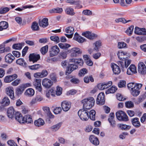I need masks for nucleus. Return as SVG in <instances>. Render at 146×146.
<instances>
[{"mask_svg":"<svg viewBox=\"0 0 146 146\" xmlns=\"http://www.w3.org/2000/svg\"><path fill=\"white\" fill-rule=\"evenodd\" d=\"M94 44L95 47L94 50L97 51L98 50L99 47L101 46V42L100 41H97Z\"/></svg>","mask_w":146,"mask_h":146,"instance_id":"052dcab7","label":"nucleus"},{"mask_svg":"<svg viewBox=\"0 0 146 146\" xmlns=\"http://www.w3.org/2000/svg\"><path fill=\"white\" fill-rule=\"evenodd\" d=\"M67 51L68 50H66L65 52L63 51L61 52L60 55L63 59L66 58L67 56V54L69 53Z\"/></svg>","mask_w":146,"mask_h":146,"instance_id":"338daca9","label":"nucleus"},{"mask_svg":"<svg viewBox=\"0 0 146 146\" xmlns=\"http://www.w3.org/2000/svg\"><path fill=\"white\" fill-rule=\"evenodd\" d=\"M127 44L124 42H119L118 44V47L119 48H122L126 47Z\"/></svg>","mask_w":146,"mask_h":146,"instance_id":"13d9d810","label":"nucleus"},{"mask_svg":"<svg viewBox=\"0 0 146 146\" xmlns=\"http://www.w3.org/2000/svg\"><path fill=\"white\" fill-rule=\"evenodd\" d=\"M42 84L45 88H49L52 86L53 82L49 79L45 78L42 80Z\"/></svg>","mask_w":146,"mask_h":146,"instance_id":"9d476101","label":"nucleus"},{"mask_svg":"<svg viewBox=\"0 0 146 146\" xmlns=\"http://www.w3.org/2000/svg\"><path fill=\"white\" fill-rule=\"evenodd\" d=\"M15 111L13 108L12 107H10L9 108L7 112V115L8 117L11 118H12L14 117L15 114Z\"/></svg>","mask_w":146,"mask_h":146,"instance_id":"393cba45","label":"nucleus"},{"mask_svg":"<svg viewBox=\"0 0 146 146\" xmlns=\"http://www.w3.org/2000/svg\"><path fill=\"white\" fill-rule=\"evenodd\" d=\"M115 21L117 23L121 22L123 23H125L130 21L131 20H129L128 21H127L124 18H121L116 19H115Z\"/></svg>","mask_w":146,"mask_h":146,"instance_id":"49530a36","label":"nucleus"},{"mask_svg":"<svg viewBox=\"0 0 146 146\" xmlns=\"http://www.w3.org/2000/svg\"><path fill=\"white\" fill-rule=\"evenodd\" d=\"M49 77L52 80L55 82L56 81V76L55 74L54 73H51L49 75Z\"/></svg>","mask_w":146,"mask_h":146,"instance_id":"0e129e2a","label":"nucleus"},{"mask_svg":"<svg viewBox=\"0 0 146 146\" xmlns=\"http://www.w3.org/2000/svg\"><path fill=\"white\" fill-rule=\"evenodd\" d=\"M137 73L136 68L134 65H131L127 69V73L128 75H133Z\"/></svg>","mask_w":146,"mask_h":146,"instance_id":"a211bd4d","label":"nucleus"},{"mask_svg":"<svg viewBox=\"0 0 146 146\" xmlns=\"http://www.w3.org/2000/svg\"><path fill=\"white\" fill-rule=\"evenodd\" d=\"M8 27V23L7 22L2 21L0 22V31L6 29Z\"/></svg>","mask_w":146,"mask_h":146,"instance_id":"c9c22d12","label":"nucleus"},{"mask_svg":"<svg viewBox=\"0 0 146 146\" xmlns=\"http://www.w3.org/2000/svg\"><path fill=\"white\" fill-rule=\"evenodd\" d=\"M41 67V66L39 64H35L29 66V68L31 70H37Z\"/></svg>","mask_w":146,"mask_h":146,"instance_id":"a18cd8bd","label":"nucleus"},{"mask_svg":"<svg viewBox=\"0 0 146 146\" xmlns=\"http://www.w3.org/2000/svg\"><path fill=\"white\" fill-rule=\"evenodd\" d=\"M14 115L15 119L19 123H22L23 121V117L21 114L19 112L17 111L15 112Z\"/></svg>","mask_w":146,"mask_h":146,"instance_id":"473e14b6","label":"nucleus"},{"mask_svg":"<svg viewBox=\"0 0 146 146\" xmlns=\"http://www.w3.org/2000/svg\"><path fill=\"white\" fill-rule=\"evenodd\" d=\"M62 10H48V12L50 14H53L56 13H61L63 11Z\"/></svg>","mask_w":146,"mask_h":146,"instance_id":"3c124183","label":"nucleus"},{"mask_svg":"<svg viewBox=\"0 0 146 146\" xmlns=\"http://www.w3.org/2000/svg\"><path fill=\"white\" fill-rule=\"evenodd\" d=\"M90 141L92 144L95 145H99L100 142L98 139L94 135L90 136L89 138Z\"/></svg>","mask_w":146,"mask_h":146,"instance_id":"aec40b11","label":"nucleus"},{"mask_svg":"<svg viewBox=\"0 0 146 146\" xmlns=\"http://www.w3.org/2000/svg\"><path fill=\"white\" fill-rule=\"evenodd\" d=\"M117 119L119 121H127L128 120V117L125 113L122 111H119L116 113Z\"/></svg>","mask_w":146,"mask_h":146,"instance_id":"39448f33","label":"nucleus"},{"mask_svg":"<svg viewBox=\"0 0 146 146\" xmlns=\"http://www.w3.org/2000/svg\"><path fill=\"white\" fill-rule=\"evenodd\" d=\"M73 84H78L80 82L79 80L77 78H72L70 80Z\"/></svg>","mask_w":146,"mask_h":146,"instance_id":"e2e57ef3","label":"nucleus"},{"mask_svg":"<svg viewBox=\"0 0 146 146\" xmlns=\"http://www.w3.org/2000/svg\"><path fill=\"white\" fill-rule=\"evenodd\" d=\"M60 52V49L56 45L52 46L49 51V55L51 57L57 55Z\"/></svg>","mask_w":146,"mask_h":146,"instance_id":"423d86ee","label":"nucleus"},{"mask_svg":"<svg viewBox=\"0 0 146 146\" xmlns=\"http://www.w3.org/2000/svg\"><path fill=\"white\" fill-rule=\"evenodd\" d=\"M87 73V70L86 68H84L81 69L79 73V75L80 76H82Z\"/></svg>","mask_w":146,"mask_h":146,"instance_id":"864d4df0","label":"nucleus"},{"mask_svg":"<svg viewBox=\"0 0 146 146\" xmlns=\"http://www.w3.org/2000/svg\"><path fill=\"white\" fill-rule=\"evenodd\" d=\"M23 44L22 43H21L15 44L12 46V48L15 50H20L22 47Z\"/></svg>","mask_w":146,"mask_h":146,"instance_id":"c03bdc74","label":"nucleus"},{"mask_svg":"<svg viewBox=\"0 0 146 146\" xmlns=\"http://www.w3.org/2000/svg\"><path fill=\"white\" fill-rule=\"evenodd\" d=\"M58 46L61 49L66 50H69L68 48L71 47L70 44L66 43H60L58 44Z\"/></svg>","mask_w":146,"mask_h":146,"instance_id":"f704fd0d","label":"nucleus"},{"mask_svg":"<svg viewBox=\"0 0 146 146\" xmlns=\"http://www.w3.org/2000/svg\"><path fill=\"white\" fill-rule=\"evenodd\" d=\"M141 88H139L137 87V89H133L132 90L131 93L132 95L134 96H137L139 94L140 92L139 90Z\"/></svg>","mask_w":146,"mask_h":146,"instance_id":"79ce46f5","label":"nucleus"},{"mask_svg":"<svg viewBox=\"0 0 146 146\" xmlns=\"http://www.w3.org/2000/svg\"><path fill=\"white\" fill-rule=\"evenodd\" d=\"M62 123H59L54 125L50 127V129L53 131H56L58 130L61 127L62 125Z\"/></svg>","mask_w":146,"mask_h":146,"instance_id":"58836bf2","label":"nucleus"},{"mask_svg":"<svg viewBox=\"0 0 146 146\" xmlns=\"http://www.w3.org/2000/svg\"><path fill=\"white\" fill-rule=\"evenodd\" d=\"M131 122L133 125L136 127H139L141 126V124L138 118L135 117L133 118L131 120Z\"/></svg>","mask_w":146,"mask_h":146,"instance_id":"c756f323","label":"nucleus"},{"mask_svg":"<svg viewBox=\"0 0 146 146\" xmlns=\"http://www.w3.org/2000/svg\"><path fill=\"white\" fill-rule=\"evenodd\" d=\"M89 112L84 109L80 110L78 112V114L81 119L83 121H87L89 118Z\"/></svg>","mask_w":146,"mask_h":146,"instance_id":"7ed1b4c3","label":"nucleus"},{"mask_svg":"<svg viewBox=\"0 0 146 146\" xmlns=\"http://www.w3.org/2000/svg\"><path fill=\"white\" fill-rule=\"evenodd\" d=\"M40 58V56L39 54L32 53L30 54L29 56V61L33 63L36 62Z\"/></svg>","mask_w":146,"mask_h":146,"instance_id":"ddd939ff","label":"nucleus"},{"mask_svg":"<svg viewBox=\"0 0 146 146\" xmlns=\"http://www.w3.org/2000/svg\"><path fill=\"white\" fill-rule=\"evenodd\" d=\"M125 82L123 80H121L118 83V85L119 88L124 87L125 86Z\"/></svg>","mask_w":146,"mask_h":146,"instance_id":"680f3d73","label":"nucleus"},{"mask_svg":"<svg viewBox=\"0 0 146 146\" xmlns=\"http://www.w3.org/2000/svg\"><path fill=\"white\" fill-rule=\"evenodd\" d=\"M31 28L33 31L38 30L39 27L38 24L36 22H33Z\"/></svg>","mask_w":146,"mask_h":146,"instance_id":"09e8293b","label":"nucleus"},{"mask_svg":"<svg viewBox=\"0 0 146 146\" xmlns=\"http://www.w3.org/2000/svg\"><path fill=\"white\" fill-rule=\"evenodd\" d=\"M82 13L84 15H91L92 14V11L90 10H84Z\"/></svg>","mask_w":146,"mask_h":146,"instance_id":"774afa93","label":"nucleus"},{"mask_svg":"<svg viewBox=\"0 0 146 146\" xmlns=\"http://www.w3.org/2000/svg\"><path fill=\"white\" fill-rule=\"evenodd\" d=\"M118 126L121 129L124 130L129 129H130L131 127V126L130 125L121 124H118Z\"/></svg>","mask_w":146,"mask_h":146,"instance_id":"37998d69","label":"nucleus"},{"mask_svg":"<svg viewBox=\"0 0 146 146\" xmlns=\"http://www.w3.org/2000/svg\"><path fill=\"white\" fill-rule=\"evenodd\" d=\"M104 93H100L98 96L96 103L99 105H103L104 104Z\"/></svg>","mask_w":146,"mask_h":146,"instance_id":"6e6552de","label":"nucleus"},{"mask_svg":"<svg viewBox=\"0 0 146 146\" xmlns=\"http://www.w3.org/2000/svg\"><path fill=\"white\" fill-rule=\"evenodd\" d=\"M134 28L133 25H131L125 31V33L129 36H130L132 34Z\"/></svg>","mask_w":146,"mask_h":146,"instance_id":"de8ad7c7","label":"nucleus"},{"mask_svg":"<svg viewBox=\"0 0 146 146\" xmlns=\"http://www.w3.org/2000/svg\"><path fill=\"white\" fill-rule=\"evenodd\" d=\"M45 122L44 120L41 118H39L37 120H36L34 122L35 126L37 127H40L44 125Z\"/></svg>","mask_w":146,"mask_h":146,"instance_id":"7c9ffc66","label":"nucleus"},{"mask_svg":"<svg viewBox=\"0 0 146 146\" xmlns=\"http://www.w3.org/2000/svg\"><path fill=\"white\" fill-rule=\"evenodd\" d=\"M34 94V90L31 88L27 89L25 93V94L26 96L29 97L33 96Z\"/></svg>","mask_w":146,"mask_h":146,"instance_id":"2f4dec72","label":"nucleus"},{"mask_svg":"<svg viewBox=\"0 0 146 146\" xmlns=\"http://www.w3.org/2000/svg\"><path fill=\"white\" fill-rule=\"evenodd\" d=\"M42 76V78L46 77L48 74V71L46 70H43L40 72Z\"/></svg>","mask_w":146,"mask_h":146,"instance_id":"69168bd1","label":"nucleus"},{"mask_svg":"<svg viewBox=\"0 0 146 146\" xmlns=\"http://www.w3.org/2000/svg\"><path fill=\"white\" fill-rule=\"evenodd\" d=\"M17 77V75L15 74L12 75L7 76L5 77L4 81L6 83H9L11 82Z\"/></svg>","mask_w":146,"mask_h":146,"instance_id":"6ab92c4d","label":"nucleus"},{"mask_svg":"<svg viewBox=\"0 0 146 146\" xmlns=\"http://www.w3.org/2000/svg\"><path fill=\"white\" fill-rule=\"evenodd\" d=\"M61 106L63 110L65 111L69 110L71 107V103L70 102L64 101L62 102Z\"/></svg>","mask_w":146,"mask_h":146,"instance_id":"1a4fd4ad","label":"nucleus"},{"mask_svg":"<svg viewBox=\"0 0 146 146\" xmlns=\"http://www.w3.org/2000/svg\"><path fill=\"white\" fill-rule=\"evenodd\" d=\"M1 104L3 106H7L10 104V100L8 98L5 97L2 99Z\"/></svg>","mask_w":146,"mask_h":146,"instance_id":"e433bc0d","label":"nucleus"},{"mask_svg":"<svg viewBox=\"0 0 146 146\" xmlns=\"http://www.w3.org/2000/svg\"><path fill=\"white\" fill-rule=\"evenodd\" d=\"M67 52L70 53V56L72 57H77L82 52L80 48L76 47H73L70 50H68Z\"/></svg>","mask_w":146,"mask_h":146,"instance_id":"20e7f679","label":"nucleus"},{"mask_svg":"<svg viewBox=\"0 0 146 146\" xmlns=\"http://www.w3.org/2000/svg\"><path fill=\"white\" fill-rule=\"evenodd\" d=\"M14 57L11 54H7L5 56V60L6 62L11 63L15 59Z\"/></svg>","mask_w":146,"mask_h":146,"instance_id":"bb28decb","label":"nucleus"},{"mask_svg":"<svg viewBox=\"0 0 146 146\" xmlns=\"http://www.w3.org/2000/svg\"><path fill=\"white\" fill-rule=\"evenodd\" d=\"M74 29L73 27H67L66 29V32L70 34H65V35L69 38H71L72 37L74 34Z\"/></svg>","mask_w":146,"mask_h":146,"instance_id":"4be33fe9","label":"nucleus"},{"mask_svg":"<svg viewBox=\"0 0 146 146\" xmlns=\"http://www.w3.org/2000/svg\"><path fill=\"white\" fill-rule=\"evenodd\" d=\"M16 63L19 65L26 66L27 65V63L25 62L24 60L22 58H20L17 60Z\"/></svg>","mask_w":146,"mask_h":146,"instance_id":"a19ab883","label":"nucleus"},{"mask_svg":"<svg viewBox=\"0 0 146 146\" xmlns=\"http://www.w3.org/2000/svg\"><path fill=\"white\" fill-rule=\"evenodd\" d=\"M50 40L56 43H58L60 41L59 37L57 36H54L50 37Z\"/></svg>","mask_w":146,"mask_h":146,"instance_id":"6e6d98bb","label":"nucleus"},{"mask_svg":"<svg viewBox=\"0 0 146 146\" xmlns=\"http://www.w3.org/2000/svg\"><path fill=\"white\" fill-rule=\"evenodd\" d=\"M81 103L83 104L84 109L89 110L94 105L95 100L93 97H90L83 99Z\"/></svg>","mask_w":146,"mask_h":146,"instance_id":"f03ea898","label":"nucleus"},{"mask_svg":"<svg viewBox=\"0 0 146 146\" xmlns=\"http://www.w3.org/2000/svg\"><path fill=\"white\" fill-rule=\"evenodd\" d=\"M23 122H22L23 123H31L33 122L31 117L29 115H25L23 117Z\"/></svg>","mask_w":146,"mask_h":146,"instance_id":"a878e982","label":"nucleus"},{"mask_svg":"<svg viewBox=\"0 0 146 146\" xmlns=\"http://www.w3.org/2000/svg\"><path fill=\"white\" fill-rule=\"evenodd\" d=\"M114 114L113 113H111L109 115L108 120L112 127H115L116 125L114 119Z\"/></svg>","mask_w":146,"mask_h":146,"instance_id":"412c9836","label":"nucleus"},{"mask_svg":"<svg viewBox=\"0 0 146 146\" xmlns=\"http://www.w3.org/2000/svg\"><path fill=\"white\" fill-rule=\"evenodd\" d=\"M127 53L123 51H119L117 54L118 57L120 60L117 62V64L121 67V69L123 70L126 69L130 64L131 60L128 59L127 56Z\"/></svg>","mask_w":146,"mask_h":146,"instance_id":"f257e3e1","label":"nucleus"},{"mask_svg":"<svg viewBox=\"0 0 146 146\" xmlns=\"http://www.w3.org/2000/svg\"><path fill=\"white\" fill-rule=\"evenodd\" d=\"M62 88L58 86L56 87V94L58 96L60 95L62 93Z\"/></svg>","mask_w":146,"mask_h":146,"instance_id":"bf43d9fd","label":"nucleus"},{"mask_svg":"<svg viewBox=\"0 0 146 146\" xmlns=\"http://www.w3.org/2000/svg\"><path fill=\"white\" fill-rule=\"evenodd\" d=\"M39 23L40 27L45 28L48 25V19L47 18H44L41 21H39Z\"/></svg>","mask_w":146,"mask_h":146,"instance_id":"cd10ccee","label":"nucleus"},{"mask_svg":"<svg viewBox=\"0 0 146 146\" xmlns=\"http://www.w3.org/2000/svg\"><path fill=\"white\" fill-rule=\"evenodd\" d=\"M141 84H136L134 83H130L128 84L127 87L128 89L132 90L133 89H137V87L139 88H141L142 86Z\"/></svg>","mask_w":146,"mask_h":146,"instance_id":"f3484780","label":"nucleus"},{"mask_svg":"<svg viewBox=\"0 0 146 146\" xmlns=\"http://www.w3.org/2000/svg\"><path fill=\"white\" fill-rule=\"evenodd\" d=\"M43 100L42 97L39 95H37L35 98H33L30 102L31 105L36 103L37 102H40Z\"/></svg>","mask_w":146,"mask_h":146,"instance_id":"b1692460","label":"nucleus"},{"mask_svg":"<svg viewBox=\"0 0 146 146\" xmlns=\"http://www.w3.org/2000/svg\"><path fill=\"white\" fill-rule=\"evenodd\" d=\"M41 80L39 79H35L33 82V85L36 89L39 92L42 90V87L41 84Z\"/></svg>","mask_w":146,"mask_h":146,"instance_id":"0eeeda50","label":"nucleus"},{"mask_svg":"<svg viewBox=\"0 0 146 146\" xmlns=\"http://www.w3.org/2000/svg\"><path fill=\"white\" fill-rule=\"evenodd\" d=\"M119 66L114 63L111 64V67L115 74H118L120 72L121 70Z\"/></svg>","mask_w":146,"mask_h":146,"instance_id":"5701e85b","label":"nucleus"},{"mask_svg":"<svg viewBox=\"0 0 146 146\" xmlns=\"http://www.w3.org/2000/svg\"><path fill=\"white\" fill-rule=\"evenodd\" d=\"M90 115L89 117L90 119L93 121L95 120L96 111L94 110H92L90 111Z\"/></svg>","mask_w":146,"mask_h":146,"instance_id":"ea45409f","label":"nucleus"},{"mask_svg":"<svg viewBox=\"0 0 146 146\" xmlns=\"http://www.w3.org/2000/svg\"><path fill=\"white\" fill-rule=\"evenodd\" d=\"M135 33L139 35H146V29L144 28H139L136 27L135 29Z\"/></svg>","mask_w":146,"mask_h":146,"instance_id":"4468645a","label":"nucleus"},{"mask_svg":"<svg viewBox=\"0 0 146 146\" xmlns=\"http://www.w3.org/2000/svg\"><path fill=\"white\" fill-rule=\"evenodd\" d=\"M73 38L74 40L80 43L83 42L85 41V39L84 38L80 36L78 34L76 33L75 34Z\"/></svg>","mask_w":146,"mask_h":146,"instance_id":"72a5a7b5","label":"nucleus"},{"mask_svg":"<svg viewBox=\"0 0 146 146\" xmlns=\"http://www.w3.org/2000/svg\"><path fill=\"white\" fill-rule=\"evenodd\" d=\"M48 48V45H46L42 47L40 50L41 53L43 55L45 54L47 52Z\"/></svg>","mask_w":146,"mask_h":146,"instance_id":"8fccbe9b","label":"nucleus"},{"mask_svg":"<svg viewBox=\"0 0 146 146\" xmlns=\"http://www.w3.org/2000/svg\"><path fill=\"white\" fill-rule=\"evenodd\" d=\"M138 70V72L141 74H146V66L143 63L141 62L139 63Z\"/></svg>","mask_w":146,"mask_h":146,"instance_id":"9b49d317","label":"nucleus"},{"mask_svg":"<svg viewBox=\"0 0 146 146\" xmlns=\"http://www.w3.org/2000/svg\"><path fill=\"white\" fill-rule=\"evenodd\" d=\"M117 90V88L115 86H112L110 88L108 91L106 92V93L109 94V93H114Z\"/></svg>","mask_w":146,"mask_h":146,"instance_id":"603ef678","label":"nucleus"},{"mask_svg":"<svg viewBox=\"0 0 146 146\" xmlns=\"http://www.w3.org/2000/svg\"><path fill=\"white\" fill-rule=\"evenodd\" d=\"M125 105L127 108H130L134 106L133 103L131 101H129L125 102Z\"/></svg>","mask_w":146,"mask_h":146,"instance_id":"4d7b16f0","label":"nucleus"},{"mask_svg":"<svg viewBox=\"0 0 146 146\" xmlns=\"http://www.w3.org/2000/svg\"><path fill=\"white\" fill-rule=\"evenodd\" d=\"M24 90V88L23 87L20 86L17 89L16 92V94L18 96L20 95L23 93Z\"/></svg>","mask_w":146,"mask_h":146,"instance_id":"5fc2aeb1","label":"nucleus"},{"mask_svg":"<svg viewBox=\"0 0 146 146\" xmlns=\"http://www.w3.org/2000/svg\"><path fill=\"white\" fill-rule=\"evenodd\" d=\"M6 93L11 99L14 100L15 98L13 89L12 87H9L6 88Z\"/></svg>","mask_w":146,"mask_h":146,"instance_id":"2eb2a0df","label":"nucleus"},{"mask_svg":"<svg viewBox=\"0 0 146 146\" xmlns=\"http://www.w3.org/2000/svg\"><path fill=\"white\" fill-rule=\"evenodd\" d=\"M112 84L111 81H109L108 82H104L99 84L98 85V87L100 90H103L111 86Z\"/></svg>","mask_w":146,"mask_h":146,"instance_id":"f8f14e48","label":"nucleus"},{"mask_svg":"<svg viewBox=\"0 0 146 146\" xmlns=\"http://www.w3.org/2000/svg\"><path fill=\"white\" fill-rule=\"evenodd\" d=\"M54 96L55 93L54 92V90L52 88H51L47 92L46 94V97L48 98H50V96Z\"/></svg>","mask_w":146,"mask_h":146,"instance_id":"4c0bfd02","label":"nucleus"},{"mask_svg":"<svg viewBox=\"0 0 146 146\" xmlns=\"http://www.w3.org/2000/svg\"><path fill=\"white\" fill-rule=\"evenodd\" d=\"M78 67V66L74 64H70L67 68L66 72V74L67 75H68L74 70L76 69Z\"/></svg>","mask_w":146,"mask_h":146,"instance_id":"dca6fc26","label":"nucleus"},{"mask_svg":"<svg viewBox=\"0 0 146 146\" xmlns=\"http://www.w3.org/2000/svg\"><path fill=\"white\" fill-rule=\"evenodd\" d=\"M82 34V35L90 39H93L95 36L94 34L90 31H86L83 33Z\"/></svg>","mask_w":146,"mask_h":146,"instance_id":"c85d7f7f","label":"nucleus"}]
</instances>
